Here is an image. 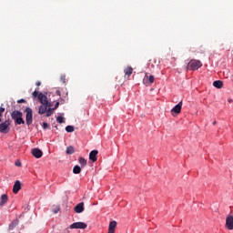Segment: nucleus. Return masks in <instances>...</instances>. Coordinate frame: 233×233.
<instances>
[{
    "instance_id": "obj_1",
    "label": "nucleus",
    "mask_w": 233,
    "mask_h": 233,
    "mask_svg": "<svg viewBox=\"0 0 233 233\" xmlns=\"http://www.w3.org/2000/svg\"><path fill=\"white\" fill-rule=\"evenodd\" d=\"M11 118L15 122V125H25V120L23 119V113L19 110H14L11 113Z\"/></svg>"
},
{
    "instance_id": "obj_2",
    "label": "nucleus",
    "mask_w": 233,
    "mask_h": 233,
    "mask_svg": "<svg viewBox=\"0 0 233 233\" xmlns=\"http://www.w3.org/2000/svg\"><path fill=\"white\" fill-rule=\"evenodd\" d=\"M203 66V63L199 60L192 59L188 62L187 70H199Z\"/></svg>"
},
{
    "instance_id": "obj_3",
    "label": "nucleus",
    "mask_w": 233,
    "mask_h": 233,
    "mask_svg": "<svg viewBox=\"0 0 233 233\" xmlns=\"http://www.w3.org/2000/svg\"><path fill=\"white\" fill-rule=\"evenodd\" d=\"M25 121H26V125L28 126V127H30V125H32V123H33V121H34V115H33V113H32V108H30V107H26L25 109Z\"/></svg>"
},
{
    "instance_id": "obj_4",
    "label": "nucleus",
    "mask_w": 233,
    "mask_h": 233,
    "mask_svg": "<svg viewBox=\"0 0 233 233\" xmlns=\"http://www.w3.org/2000/svg\"><path fill=\"white\" fill-rule=\"evenodd\" d=\"M10 132V119H7L0 124V133L8 134Z\"/></svg>"
},
{
    "instance_id": "obj_5",
    "label": "nucleus",
    "mask_w": 233,
    "mask_h": 233,
    "mask_svg": "<svg viewBox=\"0 0 233 233\" xmlns=\"http://www.w3.org/2000/svg\"><path fill=\"white\" fill-rule=\"evenodd\" d=\"M38 100L40 101L41 105H46V106H48V108L52 106V103L48 101V96L43 93H39Z\"/></svg>"
},
{
    "instance_id": "obj_6",
    "label": "nucleus",
    "mask_w": 233,
    "mask_h": 233,
    "mask_svg": "<svg viewBox=\"0 0 233 233\" xmlns=\"http://www.w3.org/2000/svg\"><path fill=\"white\" fill-rule=\"evenodd\" d=\"M183 107V102H179L177 105H176L172 109H171V115L174 116V117H176V116H177V114H181V108Z\"/></svg>"
},
{
    "instance_id": "obj_7",
    "label": "nucleus",
    "mask_w": 233,
    "mask_h": 233,
    "mask_svg": "<svg viewBox=\"0 0 233 233\" xmlns=\"http://www.w3.org/2000/svg\"><path fill=\"white\" fill-rule=\"evenodd\" d=\"M88 227L86 223L85 222H75L69 226V228L74 229V228H80V229H85Z\"/></svg>"
},
{
    "instance_id": "obj_8",
    "label": "nucleus",
    "mask_w": 233,
    "mask_h": 233,
    "mask_svg": "<svg viewBox=\"0 0 233 233\" xmlns=\"http://www.w3.org/2000/svg\"><path fill=\"white\" fill-rule=\"evenodd\" d=\"M154 76H148L146 74L144 79H143V83L144 85H146L147 86H148V85H152V83H154Z\"/></svg>"
},
{
    "instance_id": "obj_9",
    "label": "nucleus",
    "mask_w": 233,
    "mask_h": 233,
    "mask_svg": "<svg viewBox=\"0 0 233 233\" xmlns=\"http://www.w3.org/2000/svg\"><path fill=\"white\" fill-rule=\"evenodd\" d=\"M74 210L76 214H81V212H85V203L80 202L75 208Z\"/></svg>"
},
{
    "instance_id": "obj_10",
    "label": "nucleus",
    "mask_w": 233,
    "mask_h": 233,
    "mask_svg": "<svg viewBox=\"0 0 233 233\" xmlns=\"http://www.w3.org/2000/svg\"><path fill=\"white\" fill-rule=\"evenodd\" d=\"M226 227L228 228V230H233V216L227 217Z\"/></svg>"
},
{
    "instance_id": "obj_11",
    "label": "nucleus",
    "mask_w": 233,
    "mask_h": 233,
    "mask_svg": "<svg viewBox=\"0 0 233 233\" xmlns=\"http://www.w3.org/2000/svg\"><path fill=\"white\" fill-rule=\"evenodd\" d=\"M97 154H99V151L92 150L89 153V159H90V161H92L93 163H96V161H97Z\"/></svg>"
},
{
    "instance_id": "obj_12",
    "label": "nucleus",
    "mask_w": 233,
    "mask_h": 233,
    "mask_svg": "<svg viewBox=\"0 0 233 233\" xmlns=\"http://www.w3.org/2000/svg\"><path fill=\"white\" fill-rule=\"evenodd\" d=\"M32 155L36 157V159H39L40 157H43V151L39 148H33L32 149Z\"/></svg>"
},
{
    "instance_id": "obj_13",
    "label": "nucleus",
    "mask_w": 233,
    "mask_h": 233,
    "mask_svg": "<svg viewBox=\"0 0 233 233\" xmlns=\"http://www.w3.org/2000/svg\"><path fill=\"white\" fill-rule=\"evenodd\" d=\"M116 227H117V222L116 220L111 221L108 226V233H115Z\"/></svg>"
},
{
    "instance_id": "obj_14",
    "label": "nucleus",
    "mask_w": 233,
    "mask_h": 233,
    "mask_svg": "<svg viewBox=\"0 0 233 233\" xmlns=\"http://www.w3.org/2000/svg\"><path fill=\"white\" fill-rule=\"evenodd\" d=\"M19 190H21V181L16 180L13 187V192L15 194H17L19 192Z\"/></svg>"
},
{
    "instance_id": "obj_15",
    "label": "nucleus",
    "mask_w": 233,
    "mask_h": 233,
    "mask_svg": "<svg viewBox=\"0 0 233 233\" xmlns=\"http://www.w3.org/2000/svg\"><path fill=\"white\" fill-rule=\"evenodd\" d=\"M134 72V68L132 66H127L124 69L125 77H130L132 76V73Z\"/></svg>"
},
{
    "instance_id": "obj_16",
    "label": "nucleus",
    "mask_w": 233,
    "mask_h": 233,
    "mask_svg": "<svg viewBox=\"0 0 233 233\" xmlns=\"http://www.w3.org/2000/svg\"><path fill=\"white\" fill-rule=\"evenodd\" d=\"M8 203V195L4 194L1 196L0 207H3Z\"/></svg>"
},
{
    "instance_id": "obj_17",
    "label": "nucleus",
    "mask_w": 233,
    "mask_h": 233,
    "mask_svg": "<svg viewBox=\"0 0 233 233\" xmlns=\"http://www.w3.org/2000/svg\"><path fill=\"white\" fill-rule=\"evenodd\" d=\"M48 109V106L46 105H41L39 106V109H38V114H40V116H43V114H46V110Z\"/></svg>"
},
{
    "instance_id": "obj_18",
    "label": "nucleus",
    "mask_w": 233,
    "mask_h": 233,
    "mask_svg": "<svg viewBox=\"0 0 233 233\" xmlns=\"http://www.w3.org/2000/svg\"><path fill=\"white\" fill-rule=\"evenodd\" d=\"M213 86H215V88H223V81H221V80L214 81Z\"/></svg>"
},
{
    "instance_id": "obj_19",
    "label": "nucleus",
    "mask_w": 233,
    "mask_h": 233,
    "mask_svg": "<svg viewBox=\"0 0 233 233\" xmlns=\"http://www.w3.org/2000/svg\"><path fill=\"white\" fill-rule=\"evenodd\" d=\"M66 154L68 156H70V155H72V154H74L76 152V149H74V147L69 146V147H66Z\"/></svg>"
},
{
    "instance_id": "obj_20",
    "label": "nucleus",
    "mask_w": 233,
    "mask_h": 233,
    "mask_svg": "<svg viewBox=\"0 0 233 233\" xmlns=\"http://www.w3.org/2000/svg\"><path fill=\"white\" fill-rule=\"evenodd\" d=\"M73 174H81V167L79 166H75L73 168Z\"/></svg>"
},
{
    "instance_id": "obj_21",
    "label": "nucleus",
    "mask_w": 233,
    "mask_h": 233,
    "mask_svg": "<svg viewBox=\"0 0 233 233\" xmlns=\"http://www.w3.org/2000/svg\"><path fill=\"white\" fill-rule=\"evenodd\" d=\"M54 110L55 109L51 108V107L47 108L46 111V117H50V116H52V114H54Z\"/></svg>"
},
{
    "instance_id": "obj_22",
    "label": "nucleus",
    "mask_w": 233,
    "mask_h": 233,
    "mask_svg": "<svg viewBox=\"0 0 233 233\" xmlns=\"http://www.w3.org/2000/svg\"><path fill=\"white\" fill-rule=\"evenodd\" d=\"M17 220L13 221L10 225H9V230H14V228H15V227H17Z\"/></svg>"
},
{
    "instance_id": "obj_23",
    "label": "nucleus",
    "mask_w": 233,
    "mask_h": 233,
    "mask_svg": "<svg viewBox=\"0 0 233 233\" xmlns=\"http://www.w3.org/2000/svg\"><path fill=\"white\" fill-rule=\"evenodd\" d=\"M78 161L81 167H86V159H85L84 157H80Z\"/></svg>"
},
{
    "instance_id": "obj_24",
    "label": "nucleus",
    "mask_w": 233,
    "mask_h": 233,
    "mask_svg": "<svg viewBox=\"0 0 233 233\" xmlns=\"http://www.w3.org/2000/svg\"><path fill=\"white\" fill-rule=\"evenodd\" d=\"M74 130H75L74 126L66 127V131L67 132H74Z\"/></svg>"
},
{
    "instance_id": "obj_25",
    "label": "nucleus",
    "mask_w": 233,
    "mask_h": 233,
    "mask_svg": "<svg viewBox=\"0 0 233 233\" xmlns=\"http://www.w3.org/2000/svg\"><path fill=\"white\" fill-rule=\"evenodd\" d=\"M56 121H57V123H65V117H63V116H57L56 117Z\"/></svg>"
},
{
    "instance_id": "obj_26",
    "label": "nucleus",
    "mask_w": 233,
    "mask_h": 233,
    "mask_svg": "<svg viewBox=\"0 0 233 233\" xmlns=\"http://www.w3.org/2000/svg\"><path fill=\"white\" fill-rule=\"evenodd\" d=\"M60 81H61L62 83L66 84V76L62 75V76H60Z\"/></svg>"
},
{
    "instance_id": "obj_27",
    "label": "nucleus",
    "mask_w": 233,
    "mask_h": 233,
    "mask_svg": "<svg viewBox=\"0 0 233 233\" xmlns=\"http://www.w3.org/2000/svg\"><path fill=\"white\" fill-rule=\"evenodd\" d=\"M33 97L35 99V97H38L39 98V91L35 90L33 92L32 94Z\"/></svg>"
},
{
    "instance_id": "obj_28",
    "label": "nucleus",
    "mask_w": 233,
    "mask_h": 233,
    "mask_svg": "<svg viewBox=\"0 0 233 233\" xmlns=\"http://www.w3.org/2000/svg\"><path fill=\"white\" fill-rule=\"evenodd\" d=\"M42 127H43V128L45 129V130H46V128H48V123H46V122H44L43 123V125H42Z\"/></svg>"
},
{
    "instance_id": "obj_29",
    "label": "nucleus",
    "mask_w": 233,
    "mask_h": 233,
    "mask_svg": "<svg viewBox=\"0 0 233 233\" xmlns=\"http://www.w3.org/2000/svg\"><path fill=\"white\" fill-rule=\"evenodd\" d=\"M59 108V102H56L55 106L53 107V110H57Z\"/></svg>"
},
{
    "instance_id": "obj_30",
    "label": "nucleus",
    "mask_w": 233,
    "mask_h": 233,
    "mask_svg": "<svg viewBox=\"0 0 233 233\" xmlns=\"http://www.w3.org/2000/svg\"><path fill=\"white\" fill-rule=\"evenodd\" d=\"M5 105H1V107H0V114H3V112H5Z\"/></svg>"
},
{
    "instance_id": "obj_31",
    "label": "nucleus",
    "mask_w": 233,
    "mask_h": 233,
    "mask_svg": "<svg viewBox=\"0 0 233 233\" xmlns=\"http://www.w3.org/2000/svg\"><path fill=\"white\" fill-rule=\"evenodd\" d=\"M17 103H26V100H25V99H20V100H17Z\"/></svg>"
},
{
    "instance_id": "obj_32",
    "label": "nucleus",
    "mask_w": 233,
    "mask_h": 233,
    "mask_svg": "<svg viewBox=\"0 0 233 233\" xmlns=\"http://www.w3.org/2000/svg\"><path fill=\"white\" fill-rule=\"evenodd\" d=\"M57 212H59V208H56L54 210V213H55V214H57Z\"/></svg>"
},
{
    "instance_id": "obj_33",
    "label": "nucleus",
    "mask_w": 233,
    "mask_h": 233,
    "mask_svg": "<svg viewBox=\"0 0 233 233\" xmlns=\"http://www.w3.org/2000/svg\"><path fill=\"white\" fill-rule=\"evenodd\" d=\"M56 96H61V91L56 90Z\"/></svg>"
},
{
    "instance_id": "obj_34",
    "label": "nucleus",
    "mask_w": 233,
    "mask_h": 233,
    "mask_svg": "<svg viewBox=\"0 0 233 233\" xmlns=\"http://www.w3.org/2000/svg\"><path fill=\"white\" fill-rule=\"evenodd\" d=\"M36 86H41V82L40 81L36 82Z\"/></svg>"
},
{
    "instance_id": "obj_35",
    "label": "nucleus",
    "mask_w": 233,
    "mask_h": 233,
    "mask_svg": "<svg viewBox=\"0 0 233 233\" xmlns=\"http://www.w3.org/2000/svg\"><path fill=\"white\" fill-rule=\"evenodd\" d=\"M16 167H21V163L16 164Z\"/></svg>"
},
{
    "instance_id": "obj_36",
    "label": "nucleus",
    "mask_w": 233,
    "mask_h": 233,
    "mask_svg": "<svg viewBox=\"0 0 233 233\" xmlns=\"http://www.w3.org/2000/svg\"><path fill=\"white\" fill-rule=\"evenodd\" d=\"M217 123H218L217 121H214V122H213V125H217Z\"/></svg>"
},
{
    "instance_id": "obj_37",
    "label": "nucleus",
    "mask_w": 233,
    "mask_h": 233,
    "mask_svg": "<svg viewBox=\"0 0 233 233\" xmlns=\"http://www.w3.org/2000/svg\"><path fill=\"white\" fill-rule=\"evenodd\" d=\"M228 103H232V99H229V100H228Z\"/></svg>"
},
{
    "instance_id": "obj_38",
    "label": "nucleus",
    "mask_w": 233,
    "mask_h": 233,
    "mask_svg": "<svg viewBox=\"0 0 233 233\" xmlns=\"http://www.w3.org/2000/svg\"><path fill=\"white\" fill-rule=\"evenodd\" d=\"M1 116H3V113H0V117H1Z\"/></svg>"
},
{
    "instance_id": "obj_39",
    "label": "nucleus",
    "mask_w": 233,
    "mask_h": 233,
    "mask_svg": "<svg viewBox=\"0 0 233 233\" xmlns=\"http://www.w3.org/2000/svg\"><path fill=\"white\" fill-rule=\"evenodd\" d=\"M0 123H1V118H0Z\"/></svg>"
}]
</instances>
